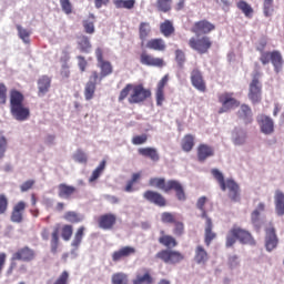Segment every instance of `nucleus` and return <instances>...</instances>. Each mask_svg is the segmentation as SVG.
Instances as JSON below:
<instances>
[{"mask_svg":"<svg viewBox=\"0 0 284 284\" xmlns=\"http://www.w3.org/2000/svg\"><path fill=\"white\" fill-rule=\"evenodd\" d=\"M159 244L168 247L155 254V258L162 261V263H165L166 265H179V263L185 261V255H183V253L173 250V247L179 245V242L174 236L164 234L159 237Z\"/></svg>","mask_w":284,"mask_h":284,"instance_id":"nucleus-1","label":"nucleus"},{"mask_svg":"<svg viewBox=\"0 0 284 284\" xmlns=\"http://www.w3.org/2000/svg\"><path fill=\"white\" fill-rule=\"evenodd\" d=\"M128 99L130 105H139L145 103L148 99H152V90L146 89L143 84L128 83L121 91L118 101L121 103Z\"/></svg>","mask_w":284,"mask_h":284,"instance_id":"nucleus-2","label":"nucleus"},{"mask_svg":"<svg viewBox=\"0 0 284 284\" xmlns=\"http://www.w3.org/2000/svg\"><path fill=\"white\" fill-rule=\"evenodd\" d=\"M10 112L16 121H28L30 119V108L23 105L26 97L21 91L11 89L9 92Z\"/></svg>","mask_w":284,"mask_h":284,"instance_id":"nucleus-3","label":"nucleus"},{"mask_svg":"<svg viewBox=\"0 0 284 284\" xmlns=\"http://www.w3.org/2000/svg\"><path fill=\"white\" fill-rule=\"evenodd\" d=\"M211 174L220 185L222 192H227V197L232 203H240L241 201V186L233 179H226L219 171V169H212Z\"/></svg>","mask_w":284,"mask_h":284,"instance_id":"nucleus-4","label":"nucleus"},{"mask_svg":"<svg viewBox=\"0 0 284 284\" xmlns=\"http://www.w3.org/2000/svg\"><path fill=\"white\" fill-rule=\"evenodd\" d=\"M149 185L151 187H158V190H162V192H175V196L178 201H186L187 196L185 195V189H183V184H181L178 180H169L165 182L164 178H151L149 181Z\"/></svg>","mask_w":284,"mask_h":284,"instance_id":"nucleus-5","label":"nucleus"},{"mask_svg":"<svg viewBox=\"0 0 284 284\" xmlns=\"http://www.w3.org/2000/svg\"><path fill=\"white\" fill-rule=\"evenodd\" d=\"M237 241L242 245H256V240L250 231L234 225L226 234L225 247H233Z\"/></svg>","mask_w":284,"mask_h":284,"instance_id":"nucleus-6","label":"nucleus"},{"mask_svg":"<svg viewBox=\"0 0 284 284\" xmlns=\"http://www.w3.org/2000/svg\"><path fill=\"white\" fill-rule=\"evenodd\" d=\"M264 48L265 47H263L262 49L257 48L258 52H261L260 61L262 65H267L271 61L274 68V72L276 74H280V72H283L284 60H283V54H281V51L278 50L264 51Z\"/></svg>","mask_w":284,"mask_h":284,"instance_id":"nucleus-7","label":"nucleus"},{"mask_svg":"<svg viewBox=\"0 0 284 284\" xmlns=\"http://www.w3.org/2000/svg\"><path fill=\"white\" fill-rule=\"evenodd\" d=\"M213 44L212 38L207 36H196L189 39V48L197 52V54H207Z\"/></svg>","mask_w":284,"mask_h":284,"instance_id":"nucleus-8","label":"nucleus"},{"mask_svg":"<svg viewBox=\"0 0 284 284\" xmlns=\"http://www.w3.org/2000/svg\"><path fill=\"white\" fill-rule=\"evenodd\" d=\"M217 99L219 103L222 105V108L219 110V114L230 112V110H234V108H239V105H241V102L234 98V93L232 92L220 93Z\"/></svg>","mask_w":284,"mask_h":284,"instance_id":"nucleus-9","label":"nucleus"},{"mask_svg":"<svg viewBox=\"0 0 284 284\" xmlns=\"http://www.w3.org/2000/svg\"><path fill=\"white\" fill-rule=\"evenodd\" d=\"M278 247V235H276V227L272 222L265 227V248L267 252H273Z\"/></svg>","mask_w":284,"mask_h":284,"instance_id":"nucleus-10","label":"nucleus"},{"mask_svg":"<svg viewBox=\"0 0 284 284\" xmlns=\"http://www.w3.org/2000/svg\"><path fill=\"white\" fill-rule=\"evenodd\" d=\"M214 30H216V26L206 19L194 22L191 28V32H193V34H203V37H206L210 32H214Z\"/></svg>","mask_w":284,"mask_h":284,"instance_id":"nucleus-11","label":"nucleus"},{"mask_svg":"<svg viewBox=\"0 0 284 284\" xmlns=\"http://www.w3.org/2000/svg\"><path fill=\"white\" fill-rule=\"evenodd\" d=\"M263 94V85H261V81L258 78H253L248 87V99L250 101L256 105V103H261Z\"/></svg>","mask_w":284,"mask_h":284,"instance_id":"nucleus-12","label":"nucleus"},{"mask_svg":"<svg viewBox=\"0 0 284 284\" xmlns=\"http://www.w3.org/2000/svg\"><path fill=\"white\" fill-rule=\"evenodd\" d=\"M37 258V252L29 246H23L12 254V261H23V263H31Z\"/></svg>","mask_w":284,"mask_h":284,"instance_id":"nucleus-13","label":"nucleus"},{"mask_svg":"<svg viewBox=\"0 0 284 284\" xmlns=\"http://www.w3.org/2000/svg\"><path fill=\"white\" fill-rule=\"evenodd\" d=\"M98 81H99V72L92 71L91 75L89 78V81L87 82V84L84 87L85 101H92V99H94V93L97 92Z\"/></svg>","mask_w":284,"mask_h":284,"instance_id":"nucleus-14","label":"nucleus"},{"mask_svg":"<svg viewBox=\"0 0 284 284\" xmlns=\"http://www.w3.org/2000/svg\"><path fill=\"white\" fill-rule=\"evenodd\" d=\"M143 199H145V201H148L149 203L156 205L158 207H165V205H168V200L165 199V196L156 191H145L143 193Z\"/></svg>","mask_w":284,"mask_h":284,"instance_id":"nucleus-15","label":"nucleus"},{"mask_svg":"<svg viewBox=\"0 0 284 284\" xmlns=\"http://www.w3.org/2000/svg\"><path fill=\"white\" fill-rule=\"evenodd\" d=\"M140 63L142 65H149L150 68H165V60L163 58H154L148 51H143L140 54Z\"/></svg>","mask_w":284,"mask_h":284,"instance_id":"nucleus-16","label":"nucleus"},{"mask_svg":"<svg viewBox=\"0 0 284 284\" xmlns=\"http://www.w3.org/2000/svg\"><path fill=\"white\" fill-rule=\"evenodd\" d=\"M191 83L199 92H207V84H205V80L203 79V72L199 68H194L191 71Z\"/></svg>","mask_w":284,"mask_h":284,"instance_id":"nucleus-17","label":"nucleus"},{"mask_svg":"<svg viewBox=\"0 0 284 284\" xmlns=\"http://www.w3.org/2000/svg\"><path fill=\"white\" fill-rule=\"evenodd\" d=\"M168 81H170V75L165 74L158 82V87L155 90V101L159 108H161L163 105V101H165V87L168 85Z\"/></svg>","mask_w":284,"mask_h":284,"instance_id":"nucleus-18","label":"nucleus"},{"mask_svg":"<svg viewBox=\"0 0 284 284\" xmlns=\"http://www.w3.org/2000/svg\"><path fill=\"white\" fill-rule=\"evenodd\" d=\"M98 225L100 230H114V225H116V216L114 213L102 214L98 219Z\"/></svg>","mask_w":284,"mask_h":284,"instance_id":"nucleus-19","label":"nucleus"},{"mask_svg":"<svg viewBox=\"0 0 284 284\" xmlns=\"http://www.w3.org/2000/svg\"><path fill=\"white\" fill-rule=\"evenodd\" d=\"M26 202H18L11 211L10 221L12 223H23V213L26 212Z\"/></svg>","mask_w":284,"mask_h":284,"instance_id":"nucleus-20","label":"nucleus"},{"mask_svg":"<svg viewBox=\"0 0 284 284\" xmlns=\"http://www.w3.org/2000/svg\"><path fill=\"white\" fill-rule=\"evenodd\" d=\"M133 254H136V248H134V246H123L120 250L113 252L112 261L114 263H119V261H122V258H128Z\"/></svg>","mask_w":284,"mask_h":284,"instance_id":"nucleus-21","label":"nucleus"},{"mask_svg":"<svg viewBox=\"0 0 284 284\" xmlns=\"http://www.w3.org/2000/svg\"><path fill=\"white\" fill-rule=\"evenodd\" d=\"M257 121L261 128V132H263V134L274 133V120H272V118L267 115H260Z\"/></svg>","mask_w":284,"mask_h":284,"instance_id":"nucleus-22","label":"nucleus"},{"mask_svg":"<svg viewBox=\"0 0 284 284\" xmlns=\"http://www.w3.org/2000/svg\"><path fill=\"white\" fill-rule=\"evenodd\" d=\"M52 85V78L42 75L38 79V97H45L50 92Z\"/></svg>","mask_w":284,"mask_h":284,"instance_id":"nucleus-23","label":"nucleus"},{"mask_svg":"<svg viewBox=\"0 0 284 284\" xmlns=\"http://www.w3.org/2000/svg\"><path fill=\"white\" fill-rule=\"evenodd\" d=\"M150 34H152V26L150 22H141L139 24V39L141 48H145V41L150 39Z\"/></svg>","mask_w":284,"mask_h":284,"instance_id":"nucleus-24","label":"nucleus"},{"mask_svg":"<svg viewBox=\"0 0 284 284\" xmlns=\"http://www.w3.org/2000/svg\"><path fill=\"white\" fill-rule=\"evenodd\" d=\"M144 47H146L148 50H154L155 52H165V50H168V44H165V40L162 38L150 39Z\"/></svg>","mask_w":284,"mask_h":284,"instance_id":"nucleus-25","label":"nucleus"},{"mask_svg":"<svg viewBox=\"0 0 284 284\" xmlns=\"http://www.w3.org/2000/svg\"><path fill=\"white\" fill-rule=\"evenodd\" d=\"M205 229H204V243L206 245V247H210V245H212V241H214V239H216V233H214L213 227L214 224L212 223V219L211 217H206L205 220Z\"/></svg>","mask_w":284,"mask_h":284,"instance_id":"nucleus-26","label":"nucleus"},{"mask_svg":"<svg viewBox=\"0 0 284 284\" xmlns=\"http://www.w3.org/2000/svg\"><path fill=\"white\" fill-rule=\"evenodd\" d=\"M74 194H77V187H74L73 185H69L65 183H61L58 185V196L60 199L70 200L72 199V196H74Z\"/></svg>","mask_w":284,"mask_h":284,"instance_id":"nucleus-27","label":"nucleus"},{"mask_svg":"<svg viewBox=\"0 0 284 284\" xmlns=\"http://www.w3.org/2000/svg\"><path fill=\"white\" fill-rule=\"evenodd\" d=\"M210 156H214V148L204 143L200 144L197 146V160L200 163L207 161Z\"/></svg>","mask_w":284,"mask_h":284,"instance_id":"nucleus-28","label":"nucleus"},{"mask_svg":"<svg viewBox=\"0 0 284 284\" xmlns=\"http://www.w3.org/2000/svg\"><path fill=\"white\" fill-rule=\"evenodd\" d=\"M194 261L197 265H205L206 261H210V255L203 245H197L195 247Z\"/></svg>","mask_w":284,"mask_h":284,"instance_id":"nucleus-29","label":"nucleus"},{"mask_svg":"<svg viewBox=\"0 0 284 284\" xmlns=\"http://www.w3.org/2000/svg\"><path fill=\"white\" fill-rule=\"evenodd\" d=\"M138 154H140V156H144L145 159H150L151 161L155 162L159 161L161 158L159 156V151H156V149L154 148H140L138 150Z\"/></svg>","mask_w":284,"mask_h":284,"instance_id":"nucleus-30","label":"nucleus"},{"mask_svg":"<svg viewBox=\"0 0 284 284\" xmlns=\"http://www.w3.org/2000/svg\"><path fill=\"white\" fill-rule=\"evenodd\" d=\"M237 116H239V119L244 121V123L246 125L252 123V121H253V119H252V108H250V105H247V104H242L240 106V110L237 111Z\"/></svg>","mask_w":284,"mask_h":284,"instance_id":"nucleus-31","label":"nucleus"},{"mask_svg":"<svg viewBox=\"0 0 284 284\" xmlns=\"http://www.w3.org/2000/svg\"><path fill=\"white\" fill-rule=\"evenodd\" d=\"M261 212H265V203L263 202H260L257 207L251 213V222L257 230L261 227Z\"/></svg>","mask_w":284,"mask_h":284,"instance_id":"nucleus-32","label":"nucleus"},{"mask_svg":"<svg viewBox=\"0 0 284 284\" xmlns=\"http://www.w3.org/2000/svg\"><path fill=\"white\" fill-rule=\"evenodd\" d=\"M160 32L169 39L174 32H176V29L174 28V22L171 20H164L163 22L160 23Z\"/></svg>","mask_w":284,"mask_h":284,"instance_id":"nucleus-33","label":"nucleus"},{"mask_svg":"<svg viewBox=\"0 0 284 284\" xmlns=\"http://www.w3.org/2000/svg\"><path fill=\"white\" fill-rule=\"evenodd\" d=\"M275 212L277 216H284V193L280 190L275 191Z\"/></svg>","mask_w":284,"mask_h":284,"instance_id":"nucleus-34","label":"nucleus"},{"mask_svg":"<svg viewBox=\"0 0 284 284\" xmlns=\"http://www.w3.org/2000/svg\"><path fill=\"white\" fill-rule=\"evenodd\" d=\"M195 145V138L193 134H185L181 141V149L183 152H192Z\"/></svg>","mask_w":284,"mask_h":284,"instance_id":"nucleus-35","label":"nucleus"},{"mask_svg":"<svg viewBox=\"0 0 284 284\" xmlns=\"http://www.w3.org/2000/svg\"><path fill=\"white\" fill-rule=\"evenodd\" d=\"M246 141H247V132L243 131V129H235L233 131L234 145H245Z\"/></svg>","mask_w":284,"mask_h":284,"instance_id":"nucleus-36","label":"nucleus"},{"mask_svg":"<svg viewBox=\"0 0 284 284\" xmlns=\"http://www.w3.org/2000/svg\"><path fill=\"white\" fill-rule=\"evenodd\" d=\"M98 67L101 70V77H99V81L105 77H110V74L113 72L112 63H110V61L102 60V62H98Z\"/></svg>","mask_w":284,"mask_h":284,"instance_id":"nucleus-37","label":"nucleus"},{"mask_svg":"<svg viewBox=\"0 0 284 284\" xmlns=\"http://www.w3.org/2000/svg\"><path fill=\"white\" fill-rule=\"evenodd\" d=\"M236 7L241 12H243L244 17L247 19H252V16L254 14V9L250 3H247L245 0H241L236 3Z\"/></svg>","mask_w":284,"mask_h":284,"instance_id":"nucleus-38","label":"nucleus"},{"mask_svg":"<svg viewBox=\"0 0 284 284\" xmlns=\"http://www.w3.org/2000/svg\"><path fill=\"white\" fill-rule=\"evenodd\" d=\"M154 283V278H152V275L150 274V270L144 268L143 275H136V277L133 280V284H152Z\"/></svg>","mask_w":284,"mask_h":284,"instance_id":"nucleus-39","label":"nucleus"},{"mask_svg":"<svg viewBox=\"0 0 284 284\" xmlns=\"http://www.w3.org/2000/svg\"><path fill=\"white\" fill-rule=\"evenodd\" d=\"M85 234V226H80L73 237V241L71 242V246L75 250H79V246L81 245L83 241V236Z\"/></svg>","mask_w":284,"mask_h":284,"instance_id":"nucleus-40","label":"nucleus"},{"mask_svg":"<svg viewBox=\"0 0 284 284\" xmlns=\"http://www.w3.org/2000/svg\"><path fill=\"white\" fill-rule=\"evenodd\" d=\"M64 221H67L68 223H81V221H83V216H81V214L74 212V211H68L64 213L63 215Z\"/></svg>","mask_w":284,"mask_h":284,"instance_id":"nucleus-41","label":"nucleus"},{"mask_svg":"<svg viewBox=\"0 0 284 284\" xmlns=\"http://www.w3.org/2000/svg\"><path fill=\"white\" fill-rule=\"evenodd\" d=\"M106 163L108 162L105 160L101 161V163L92 172V174L89 179V183H94V181H97V179H99V176H101V174H103V171L105 170Z\"/></svg>","mask_w":284,"mask_h":284,"instance_id":"nucleus-42","label":"nucleus"},{"mask_svg":"<svg viewBox=\"0 0 284 284\" xmlns=\"http://www.w3.org/2000/svg\"><path fill=\"white\" fill-rule=\"evenodd\" d=\"M78 45L81 52H84L85 54L90 53V50H92V43H90V38L87 36L80 37Z\"/></svg>","mask_w":284,"mask_h":284,"instance_id":"nucleus-43","label":"nucleus"},{"mask_svg":"<svg viewBox=\"0 0 284 284\" xmlns=\"http://www.w3.org/2000/svg\"><path fill=\"white\" fill-rule=\"evenodd\" d=\"M50 245L52 254H57V250H59V226H55L51 234Z\"/></svg>","mask_w":284,"mask_h":284,"instance_id":"nucleus-44","label":"nucleus"},{"mask_svg":"<svg viewBox=\"0 0 284 284\" xmlns=\"http://www.w3.org/2000/svg\"><path fill=\"white\" fill-rule=\"evenodd\" d=\"M17 30L19 39H21L23 43H30V34H32V31L23 29L20 24H17Z\"/></svg>","mask_w":284,"mask_h":284,"instance_id":"nucleus-45","label":"nucleus"},{"mask_svg":"<svg viewBox=\"0 0 284 284\" xmlns=\"http://www.w3.org/2000/svg\"><path fill=\"white\" fill-rule=\"evenodd\" d=\"M159 12H170L172 10V0H156Z\"/></svg>","mask_w":284,"mask_h":284,"instance_id":"nucleus-46","label":"nucleus"},{"mask_svg":"<svg viewBox=\"0 0 284 284\" xmlns=\"http://www.w3.org/2000/svg\"><path fill=\"white\" fill-rule=\"evenodd\" d=\"M115 8H124L126 10H132V8H134V3H136V1L134 0H114L113 1Z\"/></svg>","mask_w":284,"mask_h":284,"instance_id":"nucleus-47","label":"nucleus"},{"mask_svg":"<svg viewBox=\"0 0 284 284\" xmlns=\"http://www.w3.org/2000/svg\"><path fill=\"white\" fill-rule=\"evenodd\" d=\"M205 203H207V197L206 196H201L197 202H196V207L197 210H201L202 214H201V219H210V216H207V211H205Z\"/></svg>","mask_w":284,"mask_h":284,"instance_id":"nucleus-48","label":"nucleus"},{"mask_svg":"<svg viewBox=\"0 0 284 284\" xmlns=\"http://www.w3.org/2000/svg\"><path fill=\"white\" fill-rule=\"evenodd\" d=\"M111 283L112 284H128V274L125 273H115L111 277Z\"/></svg>","mask_w":284,"mask_h":284,"instance_id":"nucleus-49","label":"nucleus"},{"mask_svg":"<svg viewBox=\"0 0 284 284\" xmlns=\"http://www.w3.org/2000/svg\"><path fill=\"white\" fill-rule=\"evenodd\" d=\"M174 54H175V62L178 63L179 68H184L185 61H187V58L185 57V51L181 49H176Z\"/></svg>","mask_w":284,"mask_h":284,"instance_id":"nucleus-50","label":"nucleus"},{"mask_svg":"<svg viewBox=\"0 0 284 284\" xmlns=\"http://www.w3.org/2000/svg\"><path fill=\"white\" fill-rule=\"evenodd\" d=\"M263 12L265 17H272L274 13V0H264Z\"/></svg>","mask_w":284,"mask_h":284,"instance_id":"nucleus-51","label":"nucleus"},{"mask_svg":"<svg viewBox=\"0 0 284 284\" xmlns=\"http://www.w3.org/2000/svg\"><path fill=\"white\" fill-rule=\"evenodd\" d=\"M74 232V229L70 224H65L62 226L61 236L63 241H70L72 239V234Z\"/></svg>","mask_w":284,"mask_h":284,"instance_id":"nucleus-52","label":"nucleus"},{"mask_svg":"<svg viewBox=\"0 0 284 284\" xmlns=\"http://www.w3.org/2000/svg\"><path fill=\"white\" fill-rule=\"evenodd\" d=\"M8 102V87L6 83H0V106Z\"/></svg>","mask_w":284,"mask_h":284,"instance_id":"nucleus-53","label":"nucleus"},{"mask_svg":"<svg viewBox=\"0 0 284 284\" xmlns=\"http://www.w3.org/2000/svg\"><path fill=\"white\" fill-rule=\"evenodd\" d=\"M74 161H77V163H88V155L85 154V152H83V150L78 149L77 152L73 155Z\"/></svg>","mask_w":284,"mask_h":284,"instance_id":"nucleus-54","label":"nucleus"},{"mask_svg":"<svg viewBox=\"0 0 284 284\" xmlns=\"http://www.w3.org/2000/svg\"><path fill=\"white\" fill-rule=\"evenodd\" d=\"M161 221H162V223H168V224L174 225L176 223V217L171 212H163L161 214Z\"/></svg>","mask_w":284,"mask_h":284,"instance_id":"nucleus-55","label":"nucleus"},{"mask_svg":"<svg viewBox=\"0 0 284 284\" xmlns=\"http://www.w3.org/2000/svg\"><path fill=\"white\" fill-rule=\"evenodd\" d=\"M173 225V234L175 236H183V234L185 233V224H183V222L175 221Z\"/></svg>","mask_w":284,"mask_h":284,"instance_id":"nucleus-56","label":"nucleus"},{"mask_svg":"<svg viewBox=\"0 0 284 284\" xmlns=\"http://www.w3.org/2000/svg\"><path fill=\"white\" fill-rule=\"evenodd\" d=\"M82 26H83L84 32H85L87 34H94V32H95V29H94V21H91V20H83V21H82Z\"/></svg>","mask_w":284,"mask_h":284,"instance_id":"nucleus-57","label":"nucleus"},{"mask_svg":"<svg viewBox=\"0 0 284 284\" xmlns=\"http://www.w3.org/2000/svg\"><path fill=\"white\" fill-rule=\"evenodd\" d=\"M131 143L133 145H143L148 143V134L135 135L132 138Z\"/></svg>","mask_w":284,"mask_h":284,"instance_id":"nucleus-58","label":"nucleus"},{"mask_svg":"<svg viewBox=\"0 0 284 284\" xmlns=\"http://www.w3.org/2000/svg\"><path fill=\"white\" fill-rule=\"evenodd\" d=\"M60 6L64 14H72V2L70 0H60Z\"/></svg>","mask_w":284,"mask_h":284,"instance_id":"nucleus-59","label":"nucleus"},{"mask_svg":"<svg viewBox=\"0 0 284 284\" xmlns=\"http://www.w3.org/2000/svg\"><path fill=\"white\" fill-rule=\"evenodd\" d=\"M8 212V196L0 194V215Z\"/></svg>","mask_w":284,"mask_h":284,"instance_id":"nucleus-60","label":"nucleus"},{"mask_svg":"<svg viewBox=\"0 0 284 284\" xmlns=\"http://www.w3.org/2000/svg\"><path fill=\"white\" fill-rule=\"evenodd\" d=\"M8 150V140L6 136H0V159L6 156V151Z\"/></svg>","mask_w":284,"mask_h":284,"instance_id":"nucleus-61","label":"nucleus"},{"mask_svg":"<svg viewBox=\"0 0 284 284\" xmlns=\"http://www.w3.org/2000/svg\"><path fill=\"white\" fill-rule=\"evenodd\" d=\"M77 59L80 72H85V69L88 68V60L82 55H78Z\"/></svg>","mask_w":284,"mask_h":284,"instance_id":"nucleus-62","label":"nucleus"},{"mask_svg":"<svg viewBox=\"0 0 284 284\" xmlns=\"http://www.w3.org/2000/svg\"><path fill=\"white\" fill-rule=\"evenodd\" d=\"M215 3H217L220 8L224 10V12L230 11V7L232 6V2H230V0H215Z\"/></svg>","mask_w":284,"mask_h":284,"instance_id":"nucleus-63","label":"nucleus"},{"mask_svg":"<svg viewBox=\"0 0 284 284\" xmlns=\"http://www.w3.org/2000/svg\"><path fill=\"white\" fill-rule=\"evenodd\" d=\"M34 186V180H28L20 185L21 192H28V190H32Z\"/></svg>","mask_w":284,"mask_h":284,"instance_id":"nucleus-64","label":"nucleus"}]
</instances>
